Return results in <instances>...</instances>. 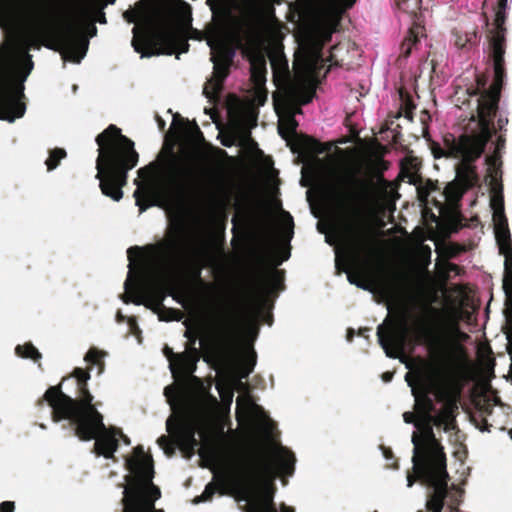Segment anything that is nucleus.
<instances>
[{"mask_svg":"<svg viewBox=\"0 0 512 512\" xmlns=\"http://www.w3.org/2000/svg\"><path fill=\"white\" fill-rule=\"evenodd\" d=\"M503 147H504V140L499 138L498 143H497V150H500Z\"/></svg>","mask_w":512,"mask_h":512,"instance_id":"obj_43","label":"nucleus"},{"mask_svg":"<svg viewBox=\"0 0 512 512\" xmlns=\"http://www.w3.org/2000/svg\"><path fill=\"white\" fill-rule=\"evenodd\" d=\"M246 9L255 18H267L273 13L270 0H242Z\"/></svg>","mask_w":512,"mask_h":512,"instance_id":"obj_22","label":"nucleus"},{"mask_svg":"<svg viewBox=\"0 0 512 512\" xmlns=\"http://www.w3.org/2000/svg\"><path fill=\"white\" fill-rule=\"evenodd\" d=\"M293 218L285 211L281 212L280 226L277 234L272 230L269 223L262 228L263 238L272 243L270 252V261L273 267L281 265L290 257V240L293 237ZM283 281V273L272 268L268 271L263 287L262 294L259 297V305L265 309L269 307L268 298L281 289Z\"/></svg>","mask_w":512,"mask_h":512,"instance_id":"obj_10","label":"nucleus"},{"mask_svg":"<svg viewBox=\"0 0 512 512\" xmlns=\"http://www.w3.org/2000/svg\"><path fill=\"white\" fill-rule=\"evenodd\" d=\"M336 230V237H340L346 241L347 247L343 248L342 251H340L339 248L335 250V268L339 272H345L347 274V280L350 284L366 290V285L362 281L357 280L354 275L350 273L351 267L357 264L360 254L365 248L359 224L350 210L345 215L341 226L337 227Z\"/></svg>","mask_w":512,"mask_h":512,"instance_id":"obj_14","label":"nucleus"},{"mask_svg":"<svg viewBox=\"0 0 512 512\" xmlns=\"http://www.w3.org/2000/svg\"><path fill=\"white\" fill-rule=\"evenodd\" d=\"M490 207L493 211V229L499 254L504 256V293L512 292V240L504 212L502 186L496 181L491 187Z\"/></svg>","mask_w":512,"mask_h":512,"instance_id":"obj_15","label":"nucleus"},{"mask_svg":"<svg viewBox=\"0 0 512 512\" xmlns=\"http://www.w3.org/2000/svg\"><path fill=\"white\" fill-rule=\"evenodd\" d=\"M128 253V275L124 282L125 294L121 296L124 303L144 305L157 314L160 321L180 320L181 313L173 309H162V303L170 295L184 308L199 301V292H212L214 287L200 278V271L195 282L185 279L178 264L168 255L152 251L146 253L143 248L135 246Z\"/></svg>","mask_w":512,"mask_h":512,"instance_id":"obj_4","label":"nucleus"},{"mask_svg":"<svg viewBox=\"0 0 512 512\" xmlns=\"http://www.w3.org/2000/svg\"><path fill=\"white\" fill-rule=\"evenodd\" d=\"M132 32V46L136 52H142V48L147 40V29L145 27L140 28L138 26H135L133 27Z\"/></svg>","mask_w":512,"mask_h":512,"instance_id":"obj_29","label":"nucleus"},{"mask_svg":"<svg viewBox=\"0 0 512 512\" xmlns=\"http://www.w3.org/2000/svg\"><path fill=\"white\" fill-rule=\"evenodd\" d=\"M412 463L414 476L407 475V487H412L415 479L421 480L432 489L426 501L427 511L441 512L448 496V473L443 448H413Z\"/></svg>","mask_w":512,"mask_h":512,"instance_id":"obj_9","label":"nucleus"},{"mask_svg":"<svg viewBox=\"0 0 512 512\" xmlns=\"http://www.w3.org/2000/svg\"><path fill=\"white\" fill-rule=\"evenodd\" d=\"M176 23L167 24L159 29L157 36L159 40L169 46L167 54L171 55L179 50L180 53L188 51V43L185 40L186 32L191 27V7L182 0H172ZM211 10L222 12L228 18H232V11L238 7V0H208Z\"/></svg>","mask_w":512,"mask_h":512,"instance_id":"obj_11","label":"nucleus"},{"mask_svg":"<svg viewBox=\"0 0 512 512\" xmlns=\"http://www.w3.org/2000/svg\"><path fill=\"white\" fill-rule=\"evenodd\" d=\"M222 144H223L224 146H228V147H229V146H231V145H232V141L225 140V141H222Z\"/></svg>","mask_w":512,"mask_h":512,"instance_id":"obj_47","label":"nucleus"},{"mask_svg":"<svg viewBox=\"0 0 512 512\" xmlns=\"http://www.w3.org/2000/svg\"><path fill=\"white\" fill-rule=\"evenodd\" d=\"M15 504L11 501H4L0 504V512H14Z\"/></svg>","mask_w":512,"mask_h":512,"instance_id":"obj_38","label":"nucleus"},{"mask_svg":"<svg viewBox=\"0 0 512 512\" xmlns=\"http://www.w3.org/2000/svg\"><path fill=\"white\" fill-rule=\"evenodd\" d=\"M150 56H151V54H149V53H144V52H143V53L141 54V58H144V57H150Z\"/></svg>","mask_w":512,"mask_h":512,"instance_id":"obj_48","label":"nucleus"},{"mask_svg":"<svg viewBox=\"0 0 512 512\" xmlns=\"http://www.w3.org/2000/svg\"><path fill=\"white\" fill-rule=\"evenodd\" d=\"M158 125H159L160 129H163L164 126H165V122L163 120H161V119H158Z\"/></svg>","mask_w":512,"mask_h":512,"instance_id":"obj_46","label":"nucleus"},{"mask_svg":"<svg viewBox=\"0 0 512 512\" xmlns=\"http://www.w3.org/2000/svg\"><path fill=\"white\" fill-rule=\"evenodd\" d=\"M95 8V1H88L66 15L43 21L35 34L17 37L0 53V120L12 123L25 114L26 106L21 100L24 83L34 67L29 50L37 37L49 40L46 47L58 50L63 60L80 63L87 54L89 39L97 34Z\"/></svg>","mask_w":512,"mask_h":512,"instance_id":"obj_3","label":"nucleus"},{"mask_svg":"<svg viewBox=\"0 0 512 512\" xmlns=\"http://www.w3.org/2000/svg\"><path fill=\"white\" fill-rule=\"evenodd\" d=\"M134 192L140 213L153 205V200L170 201L182 195L206 202L205 171L193 157L170 153L161 164L150 163L138 170Z\"/></svg>","mask_w":512,"mask_h":512,"instance_id":"obj_6","label":"nucleus"},{"mask_svg":"<svg viewBox=\"0 0 512 512\" xmlns=\"http://www.w3.org/2000/svg\"><path fill=\"white\" fill-rule=\"evenodd\" d=\"M96 143L99 187L105 196L118 202L123 197L122 188L127 182L128 171L138 163L134 142L122 135L115 125H110L96 137Z\"/></svg>","mask_w":512,"mask_h":512,"instance_id":"obj_7","label":"nucleus"},{"mask_svg":"<svg viewBox=\"0 0 512 512\" xmlns=\"http://www.w3.org/2000/svg\"><path fill=\"white\" fill-rule=\"evenodd\" d=\"M506 339H507V351L511 360L510 370L512 373V324H507L506 331Z\"/></svg>","mask_w":512,"mask_h":512,"instance_id":"obj_36","label":"nucleus"},{"mask_svg":"<svg viewBox=\"0 0 512 512\" xmlns=\"http://www.w3.org/2000/svg\"><path fill=\"white\" fill-rule=\"evenodd\" d=\"M353 334H354L353 329H349V330H348V333H347V340H348V341H351V340H352Z\"/></svg>","mask_w":512,"mask_h":512,"instance_id":"obj_44","label":"nucleus"},{"mask_svg":"<svg viewBox=\"0 0 512 512\" xmlns=\"http://www.w3.org/2000/svg\"><path fill=\"white\" fill-rule=\"evenodd\" d=\"M200 459L211 469L213 481L194 499V504L211 501L217 492L227 493L245 502L246 512H278L273 502V482L280 477L285 485L284 478L293 475L296 462L293 452L269 435L242 451ZM126 467L128 474L123 486L122 512H164L155 509L161 492L153 484L152 457L138 446L126 459ZM280 512H294V509L282 504Z\"/></svg>","mask_w":512,"mask_h":512,"instance_id":"obj_2","label":"nucleus"},{"mask_svg":"<svg viewBox=\"0 0 512 512\" xmlns=\"http://www.w3.org/2000/svg\"><path fill=\"white\" fill-rule=\"evenodd\" d=\"M320 54L316 49H309L305 52L303 58V70L304 73L310 74L313 73L319 64Z\"/></svg>","mask_w":512,"mask_h":512,"instance_id":"obj_25","label":"nucleus"},{"mask_svg":"<svg viewBox=\"0 0 512 512\" xmlns=\"http://www.w3.org/2000/svg\"><path fill=\"white\" fill-rule=\"evenodd\" d=\"M66 151L63 148H55L49 152V156L45 161L48 171L55 170L62 159L66 157Z\"/></svg>","mask_w":512,"mask_h":512,"instance_id":"obj_28","label":"nucleus"},{"mask_svg":"<svg viewBox=\"0 0 512 512\" xmlns=\"http://www.w3.org/2000/svg\"><path fill=\"white\" fill-rule=\"evenodd\" d=\"M296 146L299 150L306 153H323V148L320 144L310 137H302L297 139Z\"/></svg>","mask_w":512,"mask_h":512,"instance_id":"obj_27","label":"nucleus"},{"mask_svg":"<svg viewBox=\"0 0 512 512\" xmlns=\"http://www.w3.org/2000/svg\"><path fill=\"white\" fill-rule=\"evenodd\" d=\"M298 92H290V99H296ZM291 102V100H290ZM278 116V133L279 135L288 140L291 137L296 136L297 121L294 118V112L290 108L289 99L284 103V112L275 111Z\"/></svg>","mask_w":512,"mask_h":512,"instance_id":"obj_20","label":"nucleus"},{"mask_svg":"<svg viewBox=\"0 0 512 512\" xmlns=\"http://www.w3.org/2000/svg\"><path fill=\"white\" fill-rule=\"evenodd\" d=\"M498 41L500 42V44H502V45H503V42H504V34H503V31H501V30H498V31H497L496 35H495V36H494V38H493V43H492V45H493V44H497V43H498Z\"/></svg>","mask_w":512,"mask_h":512,"instance_id":"obj_39","label":"nucleus"},{"mask_svg":"<svg viewBox=\"0 0 512 512\" xmlns=\"http://www.w3.org/2000/svg\"><path fill=\"white\" fill-rule=\"evenodd\" d=\"M432 202L435 204L436 207L439 208V211L442 212L444 210V204L436 199V197H432Z\"/></svg>","mask_w":512,"mask_h":512,"instance_id":"obj_41","label":"nucleus"},{"mask_svg":"<svg viewBox=\"0 0 512 512\" xmlns=\"http://www.w3.org/2000/svg\"><path fill=\"white\" fill-rule=\"evenodd\" d=\"M508 0H499L498 1V10L495 15V25L497 30L504 31L503 25L505 22V10L507 8Z\"/></svg>","mask_w":512,"mask_h":512,"instance_id":"obj_31","label":"nucleus"},{"mask_svg":"<svg viewBox=\"0 0 512 512\" xmlns=\"http://www.w3.org/2000/svg\"><path fill=\"white\" fill-rule=\"evenodd\" d=\"M107 355L108 354L106 351L99 350L97 348H90L85 354L83 360L88 364L98 366L99 374H102L104 371V364L101 362V360L107 357Z\"/></svg>","mask_w":512,"mask_h":512,"instance_id":"obj_24","label":"nucleus"},{"mask_svg":"<svg viewBox=\"0 0 512 512\" xmlns=\"http://www.w3.org/2000/svg\"><path fill=\"white\" fill-rule=\"evenodd\" d=\"M401 175L403 180H406L409 184L415 186L418 200L423 205H426L428 203V198L432 197L433 193H436L439 189L437 184L429 179L423 180L422 178L405 171H402Z\"/></svg>","mask_w":512,"mask_h":512,"instance_id":"obj_21","label":"nucleus"},{"mask_svg":"<svg viewBox=\"0 0 512 512\" xmlns=\"http://www.w3.org/2000/svg\"><path fill=\"white\" fill-rule=\"evenodd\" d=\"M436 252L438 253L439 257H451L455 254L454 251L445 244H441L439 242H436Z\"/></svg>","mask_w":512,"mask_h":512,"instance_id":"obj_34","label":"nucleus"},{"mask_svg":"<svg viewBox=\"0 0 512 512\" xmlns=\"http://www.w3.org/2000/svg\"><path fill=\"white\" fill-rule=\"evenodd\" d=\"M71 376L77 380L81 397L79 400L66 395L61 385L51 386L44 394V400L52 410L53 420L67 421L81 440H95V453L110 459L118 449L120 438L127 445L130 441L121 431L105 426L103 416L93 404L94 397L88 389L90 371L77 367Z\"/></svg>","mask_w":512,"mask_h":512,"instance_id":"obj_5","label":"nucleus"},{"mask_svg":"<svg viewBox=\"0 0 512 512\" xmlns=\"http://www.w3.org/2000/svg\"><path fill=\"white\" fill-rule=\"evenodd\" d=\"M268 57L272 68L274 84L281 92L280 95H273L275 111L284 112L285 101L290 100V92L295 91L298 92L297 97L296 99H291V102L289 101L290 108L294 112V116L302 113L301 108L297 107V105H305L311 102L314 92L307 88L303 79H290L288 61L279 48L275 47L271 49L268 53Z\"/></svg>","mask_w":512,"mask_h":512,"instance_id":"obj_12","label":"nucleus"},{"mask_svg":"<svg viewBox=\"0 0 512 512\" xmlns=\"http://www.w3.org/2000/svg\"><path fill=\"white\" fill-rule=\"evenodd\" d=\"M356 0H317L319 17L316 30L323 42L330 40L336 30L341 14Z\"/></svg>","mask_w":512,"mask_h":512,"instance_id":"obj_16","label":"nucleus"},{"mask_svg":"<svg viewBox=\"0 0 512 512\" xmlns=\"http://www.w3.org/2000/svg\"><path fill=\"white\" fill-rule=\"evenodd\" d=\"M418 40V32L414 30H410L409 37L406 39L404 43V47L407 46L405 54L408 56L411 52V46L415 44Z\"/></svg>","mask_w":512,"mask_h":512,"instance_id":"obj_35","label":"nucleus"},{"mask_svg":"<svg viewBox=\"0 0 512 512\" xmlns=\"http://www.w3.org/2000/svg\"><path fill=\"white\" fill-rule=\"evenodd\" d=\"M392 376H393V375H392L391 373H385V374H383L382 378H383V380H384L385 382H389V381H391Z\"/></svg>","mask_w":512,"mask_h":512,"instance_id":"obj_42","label":"nucleus"},{"mask_svg":"<svg viewBox=\"0 0 512 512\" xmlns=\"http://www.w3.org/2000/svg\"><path fill=\"white\" fill-rule=\"evenodd\" d=\"M235 121L244 138L250 141V131L257 125V114L253 110H245L237 115Z\"/></svg>","mask_w":512,"mask_h":512,"instance_id":"obj_23","label":"nucleus"},{"mask_svg":"<svg viewBox=\"0 0 512 512\" xmlns=\"http://www.w3.org/2000/svg\"><path fill=\"white\" fill-rule=\"evenodd\" d=\"M432 250L427 245H421L418 249V259L421 269L427 270L431 263Z\"/></svg>","mask_w":512,"mask_h":512,"instance_id":"obj_30","label":"nucleus"},{"mask_svg":"<svg viewBox=\"0 0 512 512\" xmlns=\"http://www.w3.org/2000/svg\"><path fill=\"white\" fill-rule=\"evenodd\" d=\"M251 79L254 83L256 92L254 101L263 106L267 101L266 83V57L261 51H254L250 55Z\"/></svg>","mask_w":512,"mask_h":512,"instance_id":"obj_19","label":"nucleus"},{"mask_svg":"<svg viewBox=\"0 0 512 512\" xmlns=\"http://www.w3.org/2000/svg\"><path fill=\"white\" fill-rule=\"evenodd\" d=\"M435 266L442 278H447L450 272L458 271V267L456 265L440 259H437Z\"/></svg>","mask_w":512,"mask_h":512,"instance_id":"obj_32","label":"nucleus"},{"mask_svg":"<svg viewBox=\"0 0 512 512\" xmlns=\"http://www.w3.org/2000/svg\"><path fill=\"white\" fill-rule=\"evenodd\" d=\"M429 311L435 316L441 315V319L434 326L437 338L441 344L446 345L468 338V335L462 332L458 325L465 315L461 308L451 306L442 312L436 308H430Z\"/></svg>","mask_w":512,"mask_h":512,"instance_id":"obj_17","label":"nucleus"},{"mask_svg":"<svg viewBox=\"0 0 512 512\" xmlns=\"http://www.w3.org/2000/svg\"><path fill=\"white\" fill-rule=\"evenodd\" d=\"M17 356L25 359H31L35 362L42 358L41 353L31 343H25L23 345H17L15 348Z\"/></svg>","mask_w":512,"mask_h":512,"instance_id":"obj_26","label":"nucleus"},{"mask_svg":"<svg viewBox=\"0 0 512 512\" xmlns=\"http://www.w3.org/2000/svg\"><path fill=\"white\" fill-rule=\"evenodd\" d=\"M506 296V321L507 324H512V292L505 293Z\"/></svg>","mask_w":512,"mask_h":512,"instance_id":"obj_37","label":"nucleus"},{"mask_svg":"<svg viewBox=\"0 0 512 512\" xmlns=\"http://www.w3.org/2000/svg\"><path fill=\"white\" fill-rule=\"evenodd\" d=\"M493 61H494V83L491 86L489 92L485 95H482L480 98L476 100L477 102V110H480L492 117L497 109V104L499 100L500 90L503 85L504 80V46L500 44L498 41L497 44H493Z\"/></svg>","mask_w":512,"mask_h":512,"instance_id":"obj_18","label":"nucleus"},{"mask_svg":"<svg viewBox=\"0 0 512 512\" xmlns=\"http://www.w3.org/2000/svg\"><path fill=\"white\" fill-rule=\"evenodd\" d=\"M238 38V32L231 27H221L207 40L211 49L213 75L203 88L204 95L209 100L216 99L222 89V83L228 75V69L235 56L233 43Z\"/></svg>","mask_w":512,"mask_h":512,"instance_id":"obj_13","label":"nucleus"},{"mask_svg":"<svg viewBox=\"0 0 512 512\" xmlns=\"http://www.w3.org/2000/svg\"><path fill=\"white\" fill-rule=\"evenodd\" d=\"M325 240L330 245H332L334 243V240H332V236H330V235H326Z\"/></svg>","mask_w":512,"mask_h":512,"instance_id":"obj_45","label":"nucleus"},{"mask_svg":"<svg viewBox=\"0 0 512 512\" xmlns=\"http://www.w3.org/2000/svg\"><path fill=\"white\" fill-rule=\"evenodd\" d=\"M479 132L474 135H461L457 140H445V147H435L434 158L452 157L457 160L455 179L448 183L441 194L451 208L457 204L464 192L472 187L477 179L473 162L480 157L486 143L491 138V117L477 110Z\"/></svg>","mask_w":512,"mask_h":512,"instance_id":"obj_8","label":"nucleus"},{"mask_svg":"<svg viewBox=\"0 0 512 512\" xmlns=\"http://www.w3.org/2000/svg\"><path fill=\"white\" fill-rule=\"evenodd\" d=\"M508 434H509V436H510V438L512 440V428L509 430Z\"/></svg>","mask_w":512,"mask_h":512,"instance_id":"obj_49","label":"nucleus"},{"mask_svg":"<svg viewBox=\"0 0 512 512\" xmlns=\"http://www.w3.org/2000/svg\"><path fill=\"white\" fill-rule=\"evenodd\" d=\"M415 329L418 334H423L425 332V327L421 320H416Z\"/></svg>","mask_w":512,"mask_h":512,"instance_id":"obj_40","label":"nucleus"},{"mask_svg":"<svg viewBox=\"0 0 512 512\" xmlns=\"http://www.w3.org/2000/svg\"><path fill=\"white\" fill-rule=\"evenodd\" d=\"M245 310L241 289L223 290L203 300L201 337L187 328L186 352L165 348L175 385L164 390L172 410L169 436L157 442L167 456L176 447L187 457L199 447V457H207L242 451L266 435L273 439L265 412L242 382L256 364L253 343L259 332L255 318L243 321Z\"/></svg>","mask_w":512,"mask_h":512,"instance_id":"obj_1","label":"nucleus"},{"mask_svg":"<svg viewBox=\"0 0 512 512\" xmlns=\"http://www.w3.org/2000/svg\"><path fill=\"white\" fill-rule=\"evenodd\" d=\"M117 321L118 322H123V321H126V323L128 324L129 326V329L131 331V333L138 338V341L140 342V337H139V334H140V328L137 324V321L134 317H126L124 316L121 312H118L117 313Z\"/></svg>","mask_w":512,"mask_h":512,"instance_id":"obj_33","label":"nucleus"}]
</instances>
